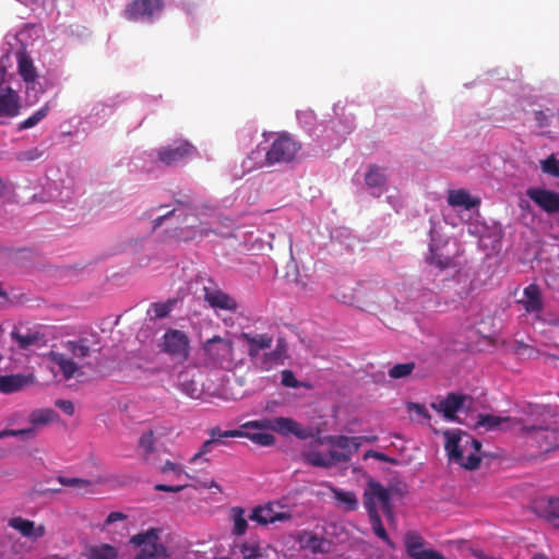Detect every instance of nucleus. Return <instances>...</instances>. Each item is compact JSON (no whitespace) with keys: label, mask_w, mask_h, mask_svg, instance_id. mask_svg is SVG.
I'll use <instances>...</instances> for the list:
<instances>
[{"label":"nucleus","mask_w":559,"mask_h":559,"mask_svg":"<svg viewBox=\"0 0 559 559\" xmlns=\"http://www.w3.org/2000/svg\"><path fill=\"white\" fill-rule=\"evenodd\" d=\"M264 138L265 145L260 144L258 150L252 151L248 156L249 159L258 158L264 152L263 165H287L296 159L301 150V143L288 132H271L264 134Z\"/></svg>","instance_id":"obj_1"},{"label":"nucleus","mask_w":559,"mask_h":559,"mask_svg":"<svg viewBox=\"0 0 559 559\" xmlns=\"http://www.w3.org/2000/svg\"><path fill=\"white\" fill-rule=\"evenodd\" d=\"M444 449L450 461L457 463L465 469L478 468L481 457V442L460 429L447 430Z\"/></svg>","instance_id":"obj_2"},{"label":"nucleus","mask_w":559,"mask_h":559,"mask_svg":"<svg viewBox=\"0 0 559 559\" xmlns=\"http://www.w3.org/2000/svg\"><path fill=\"white\" fill-rule=\"evenodd\" d=\"M241 428L258 429V430H272L284 437L290 435L300 440H306L312 437L311 429L304 428L299 423L289 417H275L250 420L245 423Z\"/></svg>","instance_id":"obj_3"},{"label":"nucleus","mask_w":559,"mask_h":559,"mask_svg":"<svg viewBox=\"0 0 559 559\" xmlns=\"http://www.w3.org/2000/svg\"><path fill=\"white\" fill-rule=\"evenodd\" d=\"M160 530L150 528L146 532L133 535L130 543L140 548L135 559H162L167 558V548L160 542Z\"/></svg>","instance_id":"obj_4"},{"label":"nucleus","mask_w":559,"mask_h":559,"mask_svg":"<svg viewBox=\"0 0 559 559\" xmlns=\"http://www.w3.org/2000/svg\"><path fill=\"white\" fill-rule=\"evenodd\" d=\"M367 513L379 511L378 504L389 521L394 520L393 504L389 489L376 480H370L362 495Z\"/></svg>","instance_id":"obj_5"},{"label":"nucleus","mask_w":559,"mask_h":559,"mask_svg":"<svg viewBox=\"0 0 559 559\" xmlns=\"http://www.w3.org/2000/svg\"><path fill=\"white\" fill-rule=\"evenodd\" d=\"M203 350L209 362L216 367H228L234 359V343L218 335L203 343Z\"/></svg>","instance_id":"obj_6"},{"label":"nucleus","mask_w":559,"mask_h":559,"mask_svg":"<svg viewBox=\"0 0 559 559\" xmlns=\"http://www.w3.org/2000/svg\"><path fill=\"white\" fill-rule=\"evenodd\" d=\"M160 349L174 359L185 361L190 355V340L183 331L169 329L163 335Z\"/></svg>","instance_id":"obj_7"},{"label":"nucleus","mask_w":559,"mask_h":559,"mask_svg":"<svg viewBox=\"0 0 559 559\" xmlns=\"http://www.w3.org/2000/svg\"><path fill=\"white\" fill-rule=\"evenodd\" d=\"M11 338L22 350L32 347H41L46 345V335L39 328L15 326L11 331Z\"/></svg>","instance_id":"obj_8"},{"label":"nucleus","mask_w":559,"mask_h":559,"mask_svg":"<svg viewBox=\"0 0 559 559\" xmlns=\"http://www.w3.org/2000/svg\"><path fill=\"white\" fill-rule=\"evenodd\" d=\"M195 147L187 141L177 142L174 145L162 146L157 151V157L166 166H175L191 157Z\"/></svg>","instance_id":"obj_9"},{"label":"nucleus","mask_w":559,"mask_h":559,"mask_svg":"<svg viewBox=\"0 0 559 559\" xmlns=\"http://www.w3.org/2000/svg\"><path fill=\"white\" fill-rule=\"evenodd\" d=\"M164 8L163 0H133L126 9L124 16L129 21H152L156 12Z\"/></svg>","instance_id":"obj_10"},{"label":"nucleus","mask_w":559,"mask_h":559,"mask_svg":"<svg viewBox=\"0 0 559 559\" xmlns=\"http://www.w3.org/2000/svg\"><path fill=\"white\" fill-rule=\"evenodd\" d=\"M526 195L548 214L559 212V193L542 188H530Z\"/></svg>","instance_id":"obj_11"},{"label":"nucleus","mask_w":559,"mask_h":559,"mask_svg":"<svg viewBox=\"0 0 559 559\" xmlns=\"http://www.w3.org/2000/svg\"><path fill=\"white\" fill-rule=\"evenodd\" d=\"M297 542L301 549L308 550L313 555L328 554L331 550V542L329 539L310 531L299 533Z\"/></svg>","instance_id":"obj_12"},{"label":"nucleus","mask_w":559,"mask_h":559,"mask_svg":"<svg viewBox=\"0 0 559 559\" xmlns=\"http://www.w3.org/2000/svg\"><path fill=\"white\" fill-rule=\"evenodd\" d=\"M210 439L205 440L200 450L190 459V463H197L205 454L210 453L216 445L217 441H221V437H240L242 436V429L225 430L223 431L218 427H214L209 430Z\"/></svg>","instance_id":"obj_13"},{"label":"nucleus","mask_w":559,"mask_h":559,"mask_svg":"<svg viewBox=\"0 0 559 559\" xmlns=\"http://www.w3.org/2000/svg\"><path fill=\"white\" fill-rule=\"evenodd\" d=\"M204 300L212 308L235 312L238 308L237 301L218 288L204 287Z\"/></svg>","instance_id":"obj_14"},{"label":"nucleus","mask_w":559,"mask_h":559,"mask_svg":"<svg viewBox=\"0 0 559 559\" xmlns=\"http://www.w3.org/2000/svg\"><path fill=\"white\" fill-rule=\"evenodd\" d=\"M240 337L248 345V356L252 362L260 357L261 350L269 349L273 344V337L266 333H242Z\"/></svg>","instance_id":"obj_15"},{"label":"nucleus","mask_w":559,"mask_h":559,"mask_svg":"<svg viewBox=\"0 0 559 559\" xmlns=\"http://www.w3.org/2000/svg\"><path fill=\"white\" fill-rule=\"evenodd\" d=\"M466 396L459 393H449L445 399L439 403L431 404V407L439 413H442L447 420H455L456 412L461 409Z\"/></svg>","instance_id":"obj_16"},{"label":"nucleus","mask_w":559,"mask_h":559,"mask_svg":"<svg viewBox=\"0 0 559 559\" xmlns=\"http://www.w3.org/2000/svg\"><path fill=\"white\" fill-rule=\"evenodd\" d=\"M8 525L11 528L17 531L23 537L31 539L41 538L46 534V528L44 525L35 526L33 521L22 516L11 518L8 521Z\"/></svg>","instance_id":"obj_17"},{"label":"nucleus","mask_w":559,"mask_h":559,"mask_svg":"<svg viewBox=\"0 0 559 559\" xmlns=\"http://www.w3.org/2000/svg\"><path fill=\"white\" fill-rule=\"evenodd\" d=\"M527 313H538L544 308L542 293L536 284L526 286L523 290V298L518 301Z\"/></svg>","instance_id":"obj_18"},{"label":"nucleus","mask_w":559,"mask_h":559,"mask_svg":"<svg viewBox=\"0 0 559 559\" xmlns=\"http://www.w3.org/2000/svg\"><path fill=\"white\" fill-rule=\"evenodd\" d=\"M34 382V376L28 374H5L0 376V392L4 394L14 393L23 390Z\"/></svg>","instance_id":"obj_19"},{"label":"nucleus","mask_w":559,"mask_h":559,"mask_svg":"<svg viewBox=\"0 0 559 559\" xmlns=\"http://www.w3.org/2000/svg\"><path fill=\"white\" fill-rule=\"evenodd\" d=\"M20 98L15 91L7 86L0 90V117H15L20 112Z\"/></svg>","instance_id":"obj_20"},{"label":"nucleus","mask_w":559,"mask_h":559,"mask_svg":"<svg viewBox=\"0 0 559 559\" xmlns=\"http://www.w3.org/2000/svg\"><path fill=\"white\" fill-rule=\"evenodd\" d=\"M50 361L58 366L59 371L62 373L64 380H70L75 377V374L81 373L80 367L78 364L70 357H68L63 353L51 350L48 354Z\"/></svg>","instance_id":"obj_21"},{"label":"nucleus","mask_w":559,"mask_h":559,"mask_svg":"<svg viewBox=\"0 0 559 559\" xmlns=\"http://www.w3.org/2000/svg\"><path fill=\"white\" fill-rule=\"evenodd\" d=\"M19 74L26 83H34L38 76L32 58L26 52L17 53Z\"/></svg>","instance_id":"obj_22"},{"label":"nucleus","mask_w":559,"mask_h":559,"mask_svg":"<svg viewBox=\"0 0 559 559\" xmlns=\"http://www.w3.org/2000/svg\"><path fill=\"white\" fill-rule=\"evenodd\" d=\"M448 203L451 206H460L465 210H472L479 204L478 199H473L465 190H452L449 192Z\"/></svg>","instance_id":"obj_23"},{"label":"nucleus","mask_w":559,"mask_h":559,"mask_svg":"<svg viewBox=\"0 0 559 559\" xmlns=\"http://www.w3.org/2000/svg\"><path fill=\"white\" fill-rule=\"evenodd\" d=\"M362 438L355 437H346V436H335L330 437L329 442L333 447L341 449L345 453H349V457L352 454L358 452L361 445Z\"/></svg>","instance_id":"obj_24"},{"label":"nucleus","mask_w":559,"mask_h":559,"mask_svg":"<svg viewBox=\"0 0 559 559\" xmlns=\"http://www.w3.org/2000/svg\"><path fill=\"white\" fill-rule=\"evenodd\" d=\"M58 417V414L51 408H38L31 412L28 421L36 430V427L46 426L52 421H56Z\"/></svg>","instance_id":"obj_25"},{"label":"nucleus","mask_w":559,"mask_h":559,"mask_svg":"<svg viewBox=\"0 0 559 559\" xmlns=\"http://www.w3.org/2000/svg\"><path fill=\"white\" fill-rule=\"evenodd\" d=\"M510 421H512V419L508 416L479 414L477 416L476 428H484L486 431H491L500 428L502 424Z\"/></svg>","instance_id":"obj_26"},{"label":"nucleus","mask_w":559,"mask_h":559,"mask_svg":"<svg viewBox=\"0 0 559 559\" xmlns=\"http://www.w3.org/2000/svg\"><path fill=\"white\" fill-rule=\"evenodd\" d=\"M252 364L262 371H270L277 366L284 365L285 361L274 350H271L261 354Z\"/></svg>","instance_id":"obj_27"},{"label":"nucleus","mask_w":559,"mask_h":559,"mask_svg":"<svg viewBox=\"0 0 559 559\" xmlns=\"http://www.w3.org/2000/svg\"><path fill=\"white\" fill-rule=\"evenodd\" d=\"M365 181L369 188L381 190L386 183V177L383 170L378 165H370L366 174ZM379 194L380 193H378L377 195Z\"/></svg>","instance_id":"obj_28"},{"label":"nucleus","mask_w":559,"mask_h":559,"mask_svg":"<svg viewBox=\"0 0 559 559\" xmlns=\"http://www.w3.org/2000/svg\"><path fill=\"white\" fill-rule=\"evenodd\" d=\"M179 389L182 393L191 399H197L201 394V390L198 388L197 382L189 376V372L181 371L178 376Z\"/></svg>","instance_id":"obj_29"},{"label":"nucleus","mask_w":559,"mask_h":559,"mask_svg":"<svg viewBox=\"0 0 559 559\" xmlns=\"http://www.w3.org/2000/svg\"><path fill=\"white\" fill-rule=\"evenodd\" d=\"M63 346L75 358H85L91 354V347L86 338L68 341L63 344Z\"/></svg>","instance_id":"obj_30"},{"label":"nucleus","mask_w":559,"mask_h":559,"mask_svg":"<svg viewBox=\"0 0 559 559\" xmlns=\"http://www.w3.org/2000/svg\"><path fill=\"white\" fill-rule=\"evenodd\" d=\"M118 552L108 544L92 546L87 551V559H117Z\"/></svg>","instance_id":"obj_31"},{"label":"nucleus","mask_w":559,"mask_h":559,"mask_svg":"<svg viewBox=\"0 0 559 559\" xmlns=\"http://www.w3.org/2000/svg\"><path fill=\"white\" fill-rule=\"evenodd\" d=\"M542 515L559 528V499L551 498L540 506Z\"/></svg>","instance_id":"obj_32"},{"label":"nucleus","mask_w":559,"mask_h":559,"mask_svg":"<svg viewBox=\"0 0 559 559\" xmlns=\"http://www.w3.org/2000/svg\"><path fill=\"white\" fill-rule=\"evenodd\" d=\"M369 521L371 524V528L377 537L382 539L388 546L393 547V542L389 537L382 521L379 511H373V513H368Z\"/></svg>","instance_id":"obj_33"},{"label":"nucleus","mask_w":559,"mask_h":559,"mask_svg":"<svg viewBox=\"0 0 559 559\" xmlns=\"http://www.w3.org/2000/svg\"><path fill=\"white\" fill-rule=\"evenodd\" d=\"M273 508L271 504L258 506L253 508L249 519L261 525L273 523Z\"/></svg>","instance_id":"obj_34"},{"label":"nucleus","mask_w":559,"mask_h":559,"mask_svg":"<svg viewBox=\"0 0 559 559\" xmlns=\"http://www.w3.org/2000/svg\"><path fill=\"white\" fill-rule=\"evenodd\" d=\"M231 519L234 522L233 533L237 536L243 535L248 528V522L245 518V510L241 507L233 508Z\"/></svg>","instance_id":"obj_35"},{"label":"nucleus","mask_w":559,"mask_h":559,"mask_svg":"<svg viewBox=\"0 0 559 559\" xmlns=\"http://www.w3.org/2000/svg\"><path fill=\"white\" fill-rule=\"evenodd\" d=\"M334 497L336 501L341 504L345 506V510L347 511H355L358 508V500L354 492L352 491H343V490H335Z\"/></svg>","instance_id":"obj_36"},{"label":"nucleus","mask_w":559,"mask_h":559,"mask_svg":"<svg viewBox=\"0 0 559 559\" xmlns=\"http://www.w3.org/2000/svg\"><path fill=\"white\" fill-rule=\"evenodd\" d=\"M50 110L49 104H45L41 108L36 110L31 117L25 119L19 124L20 130L31 129L39 123Z\"/></svg>","instance_id":"obj_37"},{"label":"nucleus","mask_w":559,"mask_h":559,"mask_svg":"<svg viewBox=\"0 0 559 559\" xmlns=\"http://www.w3.org/2000/svg\"><path fill=\"white\" fill-rule=\"evenodd\" d=\"M242 559H259L263 556V549L255 542H247L239 546Z\"/></svg>","instance_id":"obj_38"},{"label":"nucleus","mask_w":559,"mask_h":559,"mask_svg":"<svg viewBox=\"0 0 559 559\" xmlns=\"http://www.w3.org/2000/svg\"><path fill=\"white\" fill-rule=\"evenodd\" d=\"M239 438H248L253 443L262 445V447H271L275 443V437L269 432H245L242 430V436Z\"/></svg>","instance_id":"obj_39"},{"label":"nucleus","mask_w":559,"mask_h":559,"mask_svg":"<svg viewBox=\"0 0 559 559\" xmlns=\"http://www.w3.org/2000/svg\"><path fill=\"white\" fill-rule=\"evenodd\" d=\"M415 369V362L396 364L389 370V377L401 379L408 377Z\"/></svg>","instance_id":"obj_40"},{"label":"nucleus","mask_w":559,"mask_h":559,"mask_svg":"<svg viewBox=\"0 0 559 559\" xmlns=\"http://www.w3.org/2000/svg\"><path fill=\"white\" fill-rule=\"evenodd\" d=\"M57 481L62 486L76 489H86L92 485L91 480L79 477L58 476Z\"/></svg>","instance_id":"obj_41"},{"label":"nucleus","mask_w":559,"mask_h":559,"mask_svg":"<svg viewBox=\"0 0 559 559\" xmlns=\"http://www.w3.org/2000/svg\"><path fill=\"white\" fill-rule=\"evenodd\" d=\"M36 436V430L33 427L24 429H3L0 431V440L7 437H21L25 440L33 439Z\"/></svg>","instance_id":"obj_42"},{"label":"nucleus","mask_w":559,"mask_h":559,"mask_svg":"<svg viewBox=\"0 0 559 559\" xmlns=\"http://www.w3.org/2000/svg\"><path fill=\"white\" fill-rule=\"evenodd\" d=\"M305 462L314 467H330L331 460H328V456H324L320 452H309L304 455Z\"/></svg>","instance_id":"obj_43"},{"label":"nucleus","mask_w":559,"mask_h":559,"mask_svg":"<svg viewBox=\"0 0 559 559\" xmlns=\"http://www.w3.org/2000/svg\"><path fill=\"white\" fill-rule=\"evenodd\" d=\"M428 262L438 266L441 270L448 269L452 265V259L448 255H443L438 253L432 247L430 248V255L428 257Z\"/></svg>","instance_id":"obj_44"},{"label":"nucleus","mask_w":559,"mask_h":559,"mask_svg":"<svg viewBox=\"0 0 559 559\" xmlns=\"http://www.w3.org/2000/svg\"><path fill=\"white\" fill-rule=\"evenodd\" d=\"M174 306V301H166V302H154L152 304L148 313H152L153 318L162 319L169 314L171 311V308Z\"/></svg>","instance_id":"obj_45"},{"label":"nucleus","mask_w":559,"mask_h":559,"mask_svg":"<svg viewBox=\"0 0 559 559\" xmlns=\"http://www.w3.org/2000/svg\"><path fill=\"white\" fill-rule=\"evenodd\" d=\"M542 170L545 174L559 178V159L554 155L548 156L542 162Z\"/></svg>","instance_id":"obj_46"},{"label":"nucleus","mask_w":559,"mask_h":559,"mask_svg":"<svg viewBox=\"0 0 559 559\" xmlns=\"http://www.w3.org/2000/svg\"><path fill=\"white\" fill-rule=\"evenodd\" d=\"M281 383L286 388L297 389L300 386H308L307 384L299 382L292 370H283L281 372Z\"/></svg>","instance_id":"obj_47"},{"label":"nucleus","mask_w":559,"mask_h":559,"mask_svg":"<svg viewBox=\"0 0 559 559\" xmlns=\"http://www.w3.org/2000/svg\"><path fill=\"white\" fill-rule=\"evenodd\" d=\"M155 437L152 430L143 433L139 440V447L145 454H151L154 451Z\"/></svg>","instance_id":"obj_48"},{"label":"nucleus","mask_w":559,"mask_h":559,"mask_svg":"<svg viewBox=\"0 0 559 559\" xmlns=\"http://www.w3.org/2000/svg\"><path fill=\"white\" fill-rule=\"evenodd\" d=\"M127 514L122 513V512H119V511H115V512H111L108 514L107 519L105 520L103 526H102V531H106L107 527L116 522H123L127 520Z\"/></svg>","instance_id":"obj_49"},{"label":"nucleus","mask_w":559,"mask_h":559,"mask_svg":"<svg viewBox=\"0 0 559 559\" xmlns=\"http://www.w3.org/2000/svg\"><path fill=\"white\" fill-rule=\"evenodd\" d=\"M284 361L288 359V343L284 337H278L273 349Z\"/></svg>","instance_id":"obj_50"},{"label":"nucleus","mask_w":559,"mask_h":559,"mask_svg":"<svg viewBox=\"0 0 559 559\" xmlns=\"http://www.w3.org/2000/svg\"><path fill=\"white\" fill-rule=\"evenodd\" d=\"M548 449H559V430H546L544 435Z\"/></svg>","instance_id":"obj_51"},{"label":"nucleus","mask_w":559,"mask_h":559,"mask_svg":"<svg viewBox=\"0 0 559 559\" xmlns=\"http://www.w3.org/2000/svg\"><path fill=\"white\" fill-rule=\"evenodd\" d=\"M328 460H331V466H332L335 463L348 462L350 459H349V453H345L343 451H337V450H331L329 452Z\"/></svg>","instance_id":"obj_52"},{"label":"nucleus","mask_w":559,"mask_h":559,"mask_svg":"<svg viewBox=\"0 0 559 559\" xmlns=\"http://www.w3.org/2000/svg\"><path fill=\"white\" fill-rule=\"evenodd\" d=\"M55 405L69 416L74 414V405L68 400H57Z\"/></svg>","instance_id":"obj_53"},{"label":"nucleus","mask_w":559,"mask_h":559,"mask_svg":"<svg viewBox=\"0 0 559 559\" xmlns=\"http://www.w3.org/2000/svg\"><path fill=\"white\" fill-rule=\"evenodd\" d=\"M188 485H178V486H170L165 484H157L155 486V490L157 491H166V492H179L187 488Z\"/></svg>","instance_id":"obj_54"},{"label":"nucleus","mask_w":559,"mask_h":559,"mask_svg":"<svg viewBox=\"0 0 559 559\" xmlns=\"http://www.w3.org/2000/svg\"><path fill=\"white\" fill-rule=\"evenodd\" d=\"M162 472L163 473L174 472L177 475L183 474L182 467L179 464L174 463L171 461H166V463L162 467Z\"/></svg>","instance_id":"obj_55"},{"label":"nucleus","mask_w":559,"mask_h":559,"mask_svg":"<svg viewBox=\"0 0 559 559\" xmlns=\"http://www.w3.org/2000/svg\"><path fill=\"white\" fill-rule=\"evenodd\" d=\"M407 408H408L409 411H414V412H415L417 415H419V416H423V417H425V418H427V419H429V418H430V414L428 413V411L426 409V407H425L424 405H421V404H417V403H409V404L407 405Z\"/></svg>","instance_id":"obj_56"},{"label":"nucleus","mask_w":559,"mask_h":559,"mask_svg":"<svg viewBox=\"0 0 559 559\" xmlns=\"http://www.w3.org/2000/svg\"><path fill=\"white\" fill-rule=\"evenodd\" d=\"M535 120L538 127L542 128L547 127L549 124V116L543 110L535 111Z\"/></svg>","instance_id":"obj_57"},{"label":"nucleus","mask_w":559,"mask_h":559,"mask_svg":"<svg viewBox=\"0 0 559 559\" xmlns=\"http://www.w3.org/2000/svg\"><path fill=\"white\" fill-rule=\"evenodd\" d=\"M369 456L373 457L378 461H381V462H394V460L389 457L386 454H384L382 452L372 451V450H369L368 452H366L365 457H369Z\"/></svg>","instance_id":"obj_58"},{"label":"nucleus","mask_w":559,"mask_h":559,"mask_svg":"<svg viewBox=\"0 0 559 559\" xmlns=\"http://www.w3.org/2000/svg\"><path fill=\"white\" fill-rule=\"evenodd\" d=\"M175 203L185 207H190L192 204L191 195L178 193L177 197H175Z\"/></svg>","instance_id":"obj_59"},{"label":"nucleus","mask_w":559,"mask_h":559,"mask_svg":"<svg viewBox=\"0 0 559 559\" xmlns=\"http://www.w3.org/2000/svg\"><path fill=\"white\" fill-rule=\"evenodd\" d=\"M290 519H292V515L288 512H276V511H273V523H275V522H283V521H287V520H290Z\"/></svg>","instance_id":"obj_60"},{"label":"nucleus","mask_w":559,"mask_h":559,"mask_svg":"<svg viewBox=\"0 0 559 559\" xmlns=\"http://www.w3.org/2000/svg\"><path fill=\"white\" fill-rule=\"evenodd\" d=\"M38 156H39L38 151L35 148V150H32V151L21 154L20 159L33 160V159L37 158Z\"/></svg>","instance_id":"obj_61"},{"label":"nucleus","mask_w":559,"mask_h":559,"mask_svg":"<svg viewBox=\"0 0 559 559\" xmlns=\"http://www.w3.org/2000/svg\"><path fill=\"white\" fill-rule=\"evenodd\" d=\"M200 487L206 488V489L215 488L218 492H222V487L213 479L210 481L202 483L200 485Z\"/></svg>","instance_id":"obj_62"},{"label":"nucleus","mask_w":559,"mask_h":559,"mask_svg":"<svg viewBox=\"0 0 559 559\" xmlns=\"http://www.w3.org/2000/svg\"><path fill=\"white\" fill-rule=\"evenodd\" d=\"M166 219V216H158L156 217L155 219H153L152 224H153V229H157L159 226H162V224L164 223V221Z\"/></svg>","instance_id":"obj_63"},{"label":"nucleus","mask_w":559,"mask_h":559,"mask_svg":"<svg viewBox=\"0 0 559 559\" xmlns=\"http://www.w3.org/2000/svg\"><path fill=\"white\" fill-rule=\"evenodd\" d=\"M531 349V347L523 342L518 343L516 350L518 353H522L523 350Z\"/></svg>","instance_id":"obj_64"}]
</instances>
